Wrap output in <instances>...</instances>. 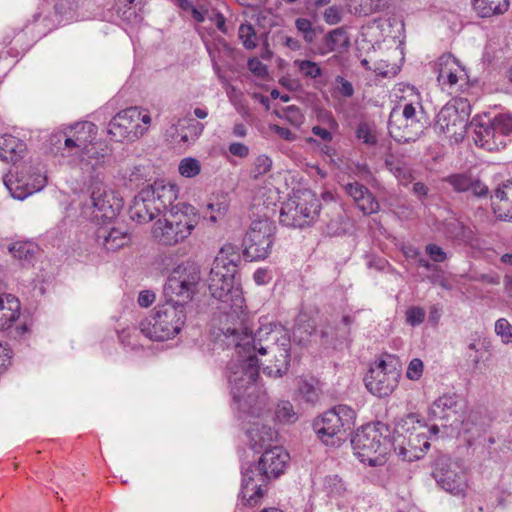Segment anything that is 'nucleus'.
<instances>
[{
  "mask_svg": "<svg viewBox=\"0 0 512 512\" xmlns=\"http://www.w3.org/2000/svg\"><path fill=\"white\" fill-rule=\"evenodd\" d=\"M240 254L232 245L221 248L213 261L209 274L208 289L211 296L223 304L224 310L215 320L214 335L228 333L230 343L235 341L231 336L236 328H243L245 321L244 297L240 283L236 280Z\"/></svg>",
  "mask_w": 512,
  "mask_h": 512,
  "instance_id": "1",
  "label": "nucleus"
},
{
  "mask_svg": "<svg viewBox=\"0 0 512 512\" xmlns=\"http://www.w3.org/2000/svg\"><path fill=\"white\" fill-rule=\"evenodd\" d=\"M245 318L243 328L237 327L231 334L235 338L233 343L229 342L228 333L213 335L214 340L227 348L239 349L240 353L244 351L255 354L257 357L258 355L271 356L265 361L259 359L263 372L270 377H282L290 366V337L281 325L273 323L265 324L252 333L250 316L247 312Z\"/></svg>",
  "mask_w": 512,
  "mask_h": 512,
  "instance_id": "2",
  "label": "nucleus"
},
{
  "mask_svg": "<svg viewBox=\"0 0 512 512\" xmlns=\"http://www.w3.org/2000/svg\"><path fill=\"white\" fill-rule=\"evenodd\" d=\"M227 366V378L231 395L242 414L261 417L269 412V401L265 392H261L256 384L259 377L261 362L255 354L240 353Z\"/></svg>",
  "mask_w": 512,
  "mask_h": 512,
  "instance_id": "3",
  "label": "nucleus"
},
{
  "mask_svg": "<svg viewBox=\"0 0 512 512\" xmlns=\"http://www.w3.org/2000/svg\"><path fill=\"white\" fill-rule=\"evenodd\" d=\"M288 458L289 455L278 445L264 450L257 465L252 464L242 471V500L248 505L256 504L263 496L262 487L283 473Z\"/></svg>",
  "mask_w": 512,
  "mask_h": 512,
  "instance_id": "4",
  "label": "nucleus"
},
{
  "mask_svg": "<svg viewBox=\"0 0 512 512\" xmlns=\"http://www.w3.org/2000/svg\"><path fill=\"white\" fill-rule=\"evenodd\" d=\"M185 321L184 304L174 299H166L139 323V329L150 340L166 341L179 334Z\"/></svg>",
  "mask_w": 512,
  "mask_h": 512,
  "instance_id": "5",
  "label": "nucleus"
},
{
  "mask_svg": "<svg viewBox=\"0 0 512 512\" xmlns=\"http://www.w3.org/2000/svg\"><path fill=\"white\" fill-rule=\"evenodd\" d=\"M389 435V427L382 422L363 426L351 439L354 453L360 461L368 462L371 466L377 465L379 456H385L394 446Z\"/></svg>",
  "mask_w": 512,
  "mask_h": 512,
  "instance_id": "6",
  "label": "nucleus"
},
{
  "mask_svg": "<svg viewBox=\"0 0 512 512\" xmlns=\"http://www.w3.org/2000/svg\"><path fill=\"white\" fill-rule=\"evenodd\" d=\"M321 202L309 189L298 190L285 202L280 209V223L290 228L311 226L319 218Z\"/></svg>",
  "mask_w": 512,
  "mask_h": 512,
  "instance_id": "7",
  "label": "nucleus"
},
{
  "mask_svg": "<svg viewBox=\"0 0 512 512\" xmlns=\"http://www.w3.org/2000/svg\"><path fill=\"white\" fill-rule=\"evenodd\" d=\"M474 128V142L477 146L493 152L504 148L512 134V117L499 114L493 119L476 116L470 122Z\"/></svg>",
  "mask_w": 512,
  "mask_h": 512,
  "instance_id": "8",
  "label": "nucleus"
},
{
  "mask_svg": "<svg viewBox=\"0 0 512 512\" xmlns=\"http://www.w3.org/2000/svg\"><path fill=\"white\" fill-rule=\"evenodd\" d=\"M200 280L199 266L192 261L182 262L172 270L164 286V296L166 299L179 301L186 307L198 292Z\"/></svg>",
  "mask_w": 512,
  "mask_h": 512,
  "instance_id": "9",
  "label": "nucleus"
},
{
  "mask_svg": "<svg viewBox=\"0 0 512 512\" xmlns=\"http://www.w3.org/2000/svg\"><path fill=\"white\" fill-rule=\"evenodd\" d=\"M151 117L139 107H129L117 113L109 122L108 134L115 142H134L148 130Z\"/></svg>",
  "mask_w": 512,
  "mask_h": 512,
  "instance_id": "10",
  "label": "nucleus"
},
{
  "mask_svg": "<svg viewBox=\"0 0 512 512\" xmlns=\"http://www.w3.org/2000/svg\"><path fill=\"white\" fill-rule=\"evenodd\" d=\"M355 411L347 405H337L313 421L312 427L318 438L325 444H334L335 437L353 428Z\"/></svg>",
  "mask_w": 512,
  "mask_h": 512,
  "instance_id": "11",
  "label": "nucleus"
},
{
  "mask_svg": "<svg viewBox=\"0 0 512 512\" xmlns=\"http://www.w3.org/2000/svg\"><path fill=\"white\" fill-rule=\"evenodd\" d=\"M276 226L267 217L255 219L243 239L244 255L251 261L266 259L274 245Z\"/></svg>",
  "mask_w": 512,
  "mask_h": 512,
  "instance_id": "12",
  "label": "nucleus"
},
{
  "mask_svg": "<svg viewBox=\"0 0 512 512\" xmlns=\"http://www.w3.org/2000/svg\"><path fill=\"white\" fill-rule=\"evenodd\" d=\"M415 423L419 425V428L423 427L416 414H409L398 423L393 437L394 449L398 450L399 455L408 461L419 458L420 454L430 447L424 433L417 432L415 426H412V431L410 430V425Z\"/></svg>",
  "mask_w": 512,
  "mask_h": 512,
  "instance_id": "13",
  "label": "nucleus"
},
{
  "mask_svg": "<svg viewBox=\"0 0 512 512\" xmlns=\"http://www.w3.org/2000/svg\"><path fill=\"white\" fill-rule=\"evenodd\" d=\"M88 192L89 203H85L84 208H93L94 218L106 221L118 215L123 206L122 199L108 189L101 180L93 179Z\"/></svg>",
  "mask_w": 512,
  "mask_h": 512,
  "instance_id": "14",
  "label": "nucleus"
},
{
  "mask_svg": "<svg viewBox=\"0 0 512 512\" xmlns=\"http://www.w3.org/2000/svg\"><path fill=\"white\" fill-rule=\"evenodd\" d=\"M399 371L386 360H380L370 367L364 378L365 386L377 397L389 396L398 385Z\"/></svg>",
  "mask_w": 512,
  "mask_h": 512,
  "instance_id": "15",
  "label": "nucleus"
},
{
  "mask_svg": "<svg viewBox=\"0 0 512 512\" xmlns=\"http://www.w3.org/2000/svg\"><path fill=\"white\" fill-rule=\"evenodd\" d=\"M471 107L467 99H457L441 108L436 118V126L441 132L462 135L467 127Z\"/></svg>",
  "mask_w": 512,
  "mask_h": 512,
  "instance_id": "16",
  "label": "nucleus"
},
{
  "mask_svg": "<svg viewBox=\"0 0 512 512\" xmlns=\"http://www.w3.org/2000/svg\"><path fill=\"white\" fill-rule=\"evenodd\" d=\"M432 475L436 482L449 493L459 495L466 489L464 473L446 456L435 460Z\"/></svg>",
  "mask_w": 512,
  "mask_h": 512,
  "instance_id": "17",
  "label": "nucleus"
},
{
  "mask_svg": "<svg viewBox=\"0 0 512 512\" xmlns=\"http://www.w3.org/2000/svg\"><path fill=\"white\" fill-rule=\"evenodd\" d=\"M464 412L465 402L455 393L443 394L429 407L430 419L441 421L444 427L461 421Z\"/></svg>",
  "mask_w": 512,
  "mask_h": 512,
  "instance_id": "18",
  "label": "nucleus"
},
{
  "mask_svg": "<svg viewBox=\"0 0 512 512\" xmlns=\"http://www.w3.org/2000/svg\"><path fill=\"white\" fill-rule=\"evenodd\" d=\"M241 414L250 425L246 428V434L249 438L250 446L255 452L266 450L273 447L272 443L277 439V432L263 420L271 418V409L261 417H253L247 414Z\"/></svg>",
  "mask_w": 512,
  "mask_h": 512,
  "instance_id": "19",
  "label": "nucleus"
},
{
  "mask_svg": "<svg viewBox=\"0 0 512 512\" xmlns=\"http://www.w3.org/2000/svg\"><path fill=\"white\" fill-rule=\"evenodd\" d=\"M163 217V220L159 219L155 222L152 230L153 237L158 243L166 246H174L183 242L191 235L167 212H165Z\"/></svg>",
  "mask_w": 512,
  "mask_h": 512,
  "instance_id": "20",
  "label": "nucleus"
},
{
  "mask_svg": "<svg viewBox=\"0 0 512 512\" xmlns=\"http://www.w3.org/2000/svg\"><path fill=\"white\" fill-rule=\"evenodd\" d=\"M153 193L152 190H148L146 187L134 197L129 208V215L133 221L147 223L161 214L157 205H155Z\"/></svg>",
  "mask_w": 512,
  "mask_h": 512,
  "instance_id": "21",
  "label": "nucleus"
},
{
  "mask_svg": "<svg viewBox=\"0 0 512 512\" xmlns=\"http://www.w3.org/2000/svg\"><path fill=\"white\" fill-rule=\"evenodd\" d=\"M492 207L498 218L512 221V180L502 182L494 191Z\"/></svg>",
  "mask_w": 512,
  "mask_h": 512,
  "instance_id": "22",
  "label": "nucleus"
},
{
  "mask_svg": "<svg viewBox=\"0 0 512 512\" xmlns=\"http://www.w3.org/2000/svg\"><path fill=\"white\" fill-rule=\"evenodd\" d=\"M445 182L451 185L456 192H471L476 197L487 196L489 192L488 187L479 178L466 173L449 175L445 178Z\"/></svg>",
  "mask_w": 512,
  "mask_h": 512,
  "instance_id": "23",
  "label": "nucleus"
},
{
  "mask_svg": "<svg viewBox=\"0 0 512 512\" xmlns=\"http://www.w3.org/2000/svg\"><path fill=\"white\" fill-rule=\"evenodd\" d=\"M148 190H152L155 205H157L161 214L169 211L170 208L176 206L178 198V188L174 184H164L163 182H155L153 185L147 187Z\"/></svg>",
  "mask_w": 512,
  "mask_h": 512,
  "instance_id": "24",
  "label": "nucleus"
},
{
  "mask_svg": "<svg viewBox=\"0 0 512 512\" xmlns=\"http://www.w3.org/2000/svg\"><path fill=\"white\" fill-rule=\"evenodd\" d=\"M355 322V318L349 315L342 317L339 324L335 326L328 325L321 331V337L326 339V342L336 345L343 343H350L351 340V326Z\"/></svg>",
  "mask_w": 512,
  "mask_h": 512,
  "instance_id": "25",
  "label": "nucleus"
},
{
  "mask_svg": "<svg viewBox=\"0 0 512 512\" xmlns=\"http://www.w3.org/2000/svg\"><path fill=\"white\" fill-rule=\"evenodd\" d=\"M167 213L177 222L180 226L190 234L195 229L200 221V214L198 210L191 204L185 202H177L176 206L167 211Z\"/></svg>",
  "mask_w": 512,
  "mask_h": 512,
  "instance_id": "26",
  "label": "nucleus"
},
{
  "mask_svg": "<svg viewBox=\"0 0 512 512\" xmlns=\"http://www.w3.org/2000/svg\"><path fill=\"white\" fill-rule=\"evenodd\" d=\"M96 237L97 241L108 251H116L131 241V235L126 230L116 227L99 228Z\"/></svg>",
  "mask_w": 512,
  "mask_h": 512,
  "instance_id": "27",
  "label": "nucleus"
},
{
  "mask_svg": "<svg viewBox=\"0 0 512 512\" xmlns=\"http://www.w3.org/2000/svg\"><path fill=\"white\" fill-rule=\"evenodd\" d=\"M410 121H404L402 124L394 125L391 115L388 119V131L390 136L397 142L408 143L415 141L424 128L423 124H411Z\"/></svg>",
  "mask_w": 512,
  "mask_h": 512,
  "instance_id": "28",
  "label": "nucleus"
},
{
  "mask_svg": "<svg viewBox=\"0 0 512 512\" xmlns=\"http://www.w3.org/2000/svg\"><path fill=\"white\" fill-rule=\"evenodd\" d=\"M26 150L25 143L9 134L0 135V159L15 163L22 158Z\"/></svg>",
  "mask_w": 512,
  "mask_h": 512,
  "instance_id": "29",
  "label": "nucleus"
},
{
  "mask_svg": "<svg viewBox=\"0 0 512 512\" xmlns=\"http://www.w3.org/2000/svg\"><path fill=\"white\" fill-rule=\"evenodd\" d=\"M4 184L13 198L23 200L34 192L40 191L46 184V177L44 175H38V185H30L29 182H25L21 179H17L13 182L12 176H6L4 178Z\"/></svg>",
  "mask_w": 512,
  "mask_h": 512,
  "instance_id": "30",
  "label": "nucleus"
},
{
  "mask_svg": "<svg viewBox=\"0 0 512 512\" xmlns=\"http://www.w3.org/2000/svg\"><path fill=\"white\" fill-rule=\"evenodd\" d=\"M19 317V302L11 295L6 296V304L0 296V330L7 329Z\"/></svg>",
  "mask_w": 512,
  "mask_h": 512,
  "instance_id": "31",
  "label": "nucleus"
},
{
  "mask_svg": "<svg viewBox=\"0 0 512 512\" xmlns=\"http://www.w3.org/2000/svg\"><path fill=\"white\" fill-rule=\"evenodd\" d=\"M9 253L22 265L31 264L38 252V247L31 242H15L9 245Z\"/></svg>",
  "mask_w": 512,
  "mask_h": 512,
  "instance_id": "32",
  "label": "nucleus"
},
{
  "mask_svg": "<svg viewBox=\"0 0 512 512\" xmlns=\"http://www.w3.org/2000/svg\"><path fill=\"white\" fill-rule=\"evenodd\" d=\"M508 7V0H473V8L481 17L503 14Z\"/></svg>",
  "mask_w": 512,
  "mask_h": 512,
  "instance_id": "33",
  "label": "nucleus"
},
{
  "mask_svg": "<svg viewBox=\"0 0 512 512\" xmlns=\"http://www.w3.org/2000/svg\"><path fill=\"white\" fill-rule=\"evenodd\" d=\"M298 395L304 402L315 405L320 398L318 381L314 378L300 379L298 381Z\"/></svg>",
  "mask_w": 512,
  "mask_h": 512,
  "instance_id": "34",
  "label": "nucleus"
},
{
  "mask_svg": "<svg viewBox=\"0 0 512 512\" xmlns=\"http://www.w3.org/2000/svg\"><path fill=\"white\" fill-rule=\"evenodd\" d=\"M390 115L394 125L402 124L404 121H410L411 124H422L417 117L416 106L412 103L405 104L403 108L393 107Z\"/></svg>",
  "mask_w": 512,
  "mask_h": 512,
  "instance_id": "35",
  "label": "nucleus"
},
{
  "mask_svg": "<svg viewBox=\"0 0 512 512\" xmlns=\"http://www.w3.org/2000/svg\"><path fill=\"white\" fill-rule=\"evenodd\" d=\"M329 51H341L350 45L347 31L343 28H336L328 33L325 39Z\"/></svg>",
  "mask_w": 512,
  "mask_h": 512,
  "instance_id": "36",
  "label": "nucleus"
},
{
  "mask_svg": "<svg viewBox=\"0 0 512 512\" xmlns=\"http://www.w3.org/2000/svg\"><path fill=\"white\" fill-rule=\"evenodd\" d=\"M386 168L403 183L411 180V172L405 163L396 159L393 155H389L385 159Z\"/></svg>",
  "mask_w": 512,
  "mask_h": 512,
  "instance_id": "37",
  "label": "nucleus"
},
{
  "mask_svg": "<svg viewBox=\"0 0 512 512\" xmlns=\"http://www.w3.org/2000/svg\"><path fill=\"white\" fill-rule=\"evenodd\" d=\"M438 76L437 80L439 83L444 82V78L449 75V72L452 71H460L463 72V69L458 64V61L450 54L443 55L438 59Z\"/></svg>",
  "mask_w": 512,
  "mask_h": 512,
  "instance_id": "38",
  "label": "nucleus"
},
{
  "mask_svg": "<svg viewBox=\"0 0 512 512\" xmlns=\"http://www.w3.org/2000/svg\"><path fill=\"white\" fill-rule=\"evenodd\" d=\"M467 228L458 219L451 218L443 224V232L451 239H462L466 237Z\"/></svg>",
  "mask_w": 512,
  "mask_h": 512,
  "instance_id": "39",
  "label": "nucleus"
},
{
  "mask_svg": "<svg viewBox=\"0 0 512 512\" xmlns=\"http://www.w3.org/2000/svg\"><path fill=\"white\" fill-rule=\"evenodd\" d=\"M324 490L331 497L341 496L346 490L342 479L338 475H329L324 479Z\"/></svg>",
  "mask_w": 512,
  "mask_h": 512,
  "instance_id": "40",
  "label": "nucleus"
},
{
  "mask_svg": "<svg viewBox=\"0 0 512 512\" xmlns=\"http://www.w3.org/2000/svg\"><path fill=\"white\" fill-rule=\"evenodd\" d=\"M62 142L64 143L65 148H72V147H81L82 145V138L81 137H69L65 133L59 132L52 134L49 138V143L51 146L56 147L57 149H60Z\"/></svg>",
  "mask_w": 512,
  "mask_h": 512,
  "instance_id": "41",
  "label": "nucleus"
},
{
  "mask_svg": "<svg viewBox=\"0 0 512 512\" xmlns=\"http://www.w3.org/2000/svg\"><path fill=\"white\" fill-rule=\"evenodd\" d=\"M276 418L284 423H294L297 420V414L293 405L289 401H281L275 410Z\"/></svg>",
  "mask_w": 512,
  "mask_h": 512,
  "instance_id": "42",
  "label": "nucleus"
},
{
  "mask_svg": "<svg viewBox=\"0 0 512 512\" xmlns=\"http://www.w3.org/2000/svg\"><path fill=\"white\" fill-rule=\"evenodd\" d=\"M178 170L182 176L192 178L200 173L201 164L196 158L187 157L180 161Z\"/></svg>",
  "mask_w": 512,
  "mask_h": 512,
  "instance_id": "43",
  "label": "nucleus"
},
{
  "mask_svg": "<svg viewBox=\"0 0 512 512\" xmlns=\"http://www.w3.org/2000/svg\"><path fill=\"white\" fill-rule=\"evenodd\" d=\"M80 148V156L82 160H95V163H92V167L100 164L103 162V159L105 157L104 153H100L97 150V147L93 144H86V140L82 139V145Z\"/></svg>",
  "mask_w": 512,
  "mask_h": 512,
  "instance_id": "44",
  "label": "nucleus"
},
{
  "mask_svg": "<svg viewBox=\"0 0 512 512\" xmlns=\"http://www.w3.org/2000/svg\"><path fill=\"white\" fill-rule=\"evenodd\" d=\"M187 124L185 128L188 132L181 134V141L186 143L188 141H195L204 131V124L195 121L193 118L184 120Z\"/></svg>",
  "mask_w": 512,
  "mask_h": 512,
  "instance_id": "45",
  "label": "nucleus"
},
{
  "mask_svg": "<svg viewBox=\"0 0 512 512\" xmlns=\"http://www.w3.org/2000/svg\"><path fill=\"white\" fill-rule=\"evenodd\" d=\"M272 167V160L266 155H259L251 168L250 176L253 179H258L259 177L265 175L270 171Z\"/></svg>",
  "mask_w": 512,
  "mask_h": 512,
  "instance_id": "46",
  "label": "nucleus"
},
{
  "mask_svg": "<svg viewBox=\"0 0 512 512\" xmlns=\"http://www.w3.org/2000/svg\"><path fill=\"white\" fill-rule=\"evenodd\" d=\"M294 65L298 67L299 71L306 78L315 79L322 75V70L316 62L310 60H296Z\"/></svg>",
  "mask_w": 512,
  "mask_h": 512,
  "instance_id": "47",
  "label": "nucleus"
},
{
  "mask_svg": "<svg viewBox=\"0 0 512 512\" xmlns=\"http://www.w3.org/2000/svg\"><path fill=\"white\" fill-rule=\"evenodd\" d=\"M355 204L365 215L376 213L380 208L378 201L370 191L367 195H363Z\"/></svg>",
  "mask_w": 512,
  "mask_h": 512,
  "instance_id": "48",
  "label": "nucleus"
},
{
  "mask_svg": "<svg viewBox=\"0 0 512 512\" xmlns=\"http://www.w3.org/2000/svg\"><path fill=\"white\" fill-rule=\"evenodd\" d=\"M356 137L368 146L377 144L375 131L365 122H361L356 129Z\"/></svg>",
  "mask_w": 512,
  "mask_h": 512,
  "instance_id": "49",
  "label": "nucleus"
},
{
  "mask_svg": "<svg viewBox=\"0 0 512 512\" xmlns=\"http://www.w3.org/2000/svg\"><path fill=\"white\" fill-rule=\"evenodd\" d=\"M279 117L285 118L291 125L299 127L304 122V115L302 114L299 107L291 105L283 109V114L280 115L276 112Z\"/></svg>",
  "mask_w": 512,
  "mask_h": 512,
  "instance_id": "50",
  "label": "nucleus"
},
{
  "mask_svg": "<svg viewBox=\"0 0 512 512\" xmlns=\"http://www.w3.org/2000/svg\"><path fill=\"white\" fill-rule=\"evenodd\" d=\"M238 33L245 48L252 49L256 47V33L251 24H241Z\"/></svg>",
  "mask_w": 512,
  "mask_h": 512,
  "instance_id": "51",
  "label": "nucleus"
},
{
  "mask_svg": "<svg viewBox=\"0 0 512 512\" xmlns=\"http://www.w3.org/2000/svg\"><path fill=\"white\" fill-rule=\"evenodd\" d=\"M295 26L299 32L303 34V38L307 43H312L316 36V31L312 27L310 20L306 18H297Z\"/></svg>",
  "mask_w": 512,
  "mask_h": 512,
  "instance_id": "52",
  "label": "nucleus"
},
{
  "mask_svg": "<svg viewBox=\"0 0 512 512\" xmlns=\"http://www.w3.org/2000/svg\"><path fill=\"white\" fill-rule=\"evenodd\" d=\"M325 223L329 235H340L346 230L344 216L340 212L337 213L336 217L325 221Z\"/></svg>",
  "mask_w": 512,
  "mask_h": 512,
  "instance_id": "53",
  "label": "nucleus"
},
{
  "mask_svg": "<svg viewBox=\"0 0 512 512\" xmlns=\"http://www.w3.org/2000/svg\"><path fill=\"white\" fill-rule=\"evenodd\" d=\"M495 332L504 343H512V325L505 318L496 321Z\"/></svg>",
  "mask_w": 512,
  "mask_h": 512,
  "instance_id": "54",
  "label": "nucleus"
},
{
  "mask_svg": "<svg viewBox=\"0 0 512 512\" xmlns=\"http://www.w3.org/2000/svg\"><path fill=\"white\" fill-rule=\"evenodd\" d=\"M423 369V361L419 358H414L410 361L407 367L406 376L410 380L417 381L421 378Z\"/></svg>",
  "mask_w": 512,
  "mask_h": 512,
  "instance_id": "55",
  "label": "nucleus"
},
{
  "mask_svg": "<svg viewBox=\"0 0 512 512\" xmlns=\"http://www.w3.org/2000/svg\"><path fill=\"white\" fill-rule=\"evenodd\" d=\"M425 310L420 307H411L406 311V321L411 326H418L425 320Z\"/></svg>",
  "mask_w": 512,
  "mask_h": 512,
  "instance_id": "56",
  "label": "nucleus"
},
{
  "mask_svg": "<svg viewBox=\"0 0 512 512\" xmlns=\"http://www.w3.org/2000/svg\"><path fill=\"white\" fill-rule=\"evenodd\" d=\"M346 193L353 198L354 202L357 203L358 200L363 196L367 195L369 192L368 188L358 182L348 183L344 186Z\"/></svg>",
  "mask_w": 512,
  "mask_h": 512,
  "instance_id": "57",
  "label": "nucleus"
},
{
  "mask_svg": "<svg viewBox=\"0 0 512 512\" xmlns=\"http://www.w3.org/2000/svg\"><path fill=\"white\" fill-rule=\"evenodd\" d=\"M324 20L329 25H335L342 20V11L339 6L333 5L328 7L324 12Z\"/></svg>",
  "mask_w": 512,
  "mask_h": 512,
  "instance_id": "58",
  "label": "nucleus"
},
{
  "mask_svg": "<svg viewBox=\"0 0 512 512\" xmlns=\"http://www.w3.org/2000/svg\"><path fill=\"white\" fill-rule=\"evenodd\" d=\"M426 252L434 262H443L446 259V253L436 244H428Z\"/></svg>",
  "mask_w": 512,
  "mask_h": 512,
  "instance_id": "59",
  "label": "nucleus"
},
{
  "mask_svg": "<svg viewBox=\"0 0 512 512\" xmlns=\"http://www.w3.org/2000/svg\"><path fill=\"white\" fill-rule=\"evenodd\" d=\"M229 152L239 158H246L249 155V147L240 142H233L229 145Z\"/></svg>",
  "mask_w": 512,
  "mask_h": 512,
  "instance_id": "60",
  "label": "nucleus"
},
{
  "mask_svg": "<svg viewBox=\"0 0 512 512\" xmlns=\"http://www.w3.org/2000/svg\"><path fill=\"white\" fill-rule=\"evenodd\" d=\"M155 293L151 290H143L139 293L138 304L141 307L147 308L152 305L155 301Z\"/></svg>",
  "mask_w": 512,
  "mask_h": 512,
  "instance_id": "61",
  "label": "nucleus"
},
{
  "mask_svg": "<svg viewBox=\"0 0 512 512\" xmlns=\"http://www.w3.org/2000/svg\"><path fill=\"white\" fill-rule=\"evenodd\" d=\"M12 352L10 349L0 344V375L6 370L11 363Z\"/></svg>",
  "mask_w": 512,
  "mask_h": 512,
  "instance_id": "62",
  "label": "nucleus"
},
{
  "mask_svg": "<svg viewBox=\"0 0 512 512\" xmlns=\"http://www.w3.org/2000/svg\"><path fill=\"white\" fill-rule=\"evenodd\" d=\"M248 67L256 76L262 77L267 74V67L258 59L248 61Z\"/></svg>",
  "mask_w": 512,
  "mask_h": 512,
  "instance_id": "63",
  "label": "nucleus"
},
{
  "mask_svg": "<svg viewBox=\"0 0 512 512\" xmlns=\"http://www.w3.org/2000/svg\"><path fill=\"white\" fill-rule=\"evenodd\" d=\"M336 81L341 84L339 92L344 97H351L354 94V88L351 82L345 80L343 77L338 76Z\"/></svg>",
  "mask_w": 512,
  "mask_h": 512,
  "instance_id": "64",
  "label": "nucleus"
}]
</instances>
